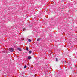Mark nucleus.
Wrapping results in <instances>:
<instances>
[{"label": "nucleus", "instance_id": "f257e3e1", "mask_svg": "<svg viewBox=\"0 0 77 77\" xmlns=\"http://www.w3.org/2000/svg\"><path fill=\"white\" fill-rule=\"evenodd\" d=\"M10 51L11 52H13L14 51V48H11L10 49Z\"/></svg>", "mask_w": 77, "mask_h": 77}, {"label": "nucleus", "instance_id": "f03ea898", "mask_svg": "<svg viewBox=\"0 0 77 77\" xmlns=\"http://www.w3.org/2000/svg\"><path fill=\"white\" fill-rule=\"evenodd\" d=\"M17 49H18V50H19V51H21V48H17Z\"/></svg>", "mask_w": 77, "mask_h": 77}, {"label": "nucleus", "instance_id": "7ed1b4c3", "mask_svg": "<svg viewBox=\"0 0 77 77\" xmlns=\"http://www.w3.org/2000/svg\"><path fill=\"white\" fill-rule=\"evenodd\" d=\"M28 59H31V57H30V56H29L28 57Z\"/></svg>", "mask_w": 77, "mask_h": 77}, {"label": "nucleus", "instance_id": "20e7f679", "mask_svg": "<svg viewBox=\"0 0 77 77\" xmlns=\"http://www.w3.org/2000/svg\"><path fill=\"white\" fill-rule=\"evenodd\" d=\"M32 52V51H29V54H30Z\"/></svg>", "mask_w": 77, "mask_h": 77}, {"label": "nucleus", "instance_id": "39448f33", "mask_svg": "<svg viewBox=\"0 0 77 77\" xmlns=\"http://www.w3.org/2000/svg\"><path fill=\"white\" fill-rule=\"evenodd\" d=\"M28 41L29 42H31L32 41V40H31L30 39H29Z\"/></svg>", "mask_w": 77, "mask_h": 77}, {"label": "nucleus", "instance_id": "423d86ee", "mask_svg": "<svg viewBox=\"0 0 77 77\" xmlns=\"http://www.w3.org/2000/svg\"><path fill=\"white\" fill-rule=\"evenodd\" d=\"M27 68V66L26 65H25L24 67V68Z\"/></svg>", "mask_w": 77, "mask_h": 77}, {"label": "nucleus", "instance_id": "0eeeda50", "mask_svg": "<svg viewBox=\"0 0 77 77\" xmlns=\"http://www.w3.org/2000/svg\"><path fill=\"white\" fill-rule=\"evenodd\" d=\"M26 50H29V48H28V47H27L26 48Z\"/></svg>", "mask_w": 77, "mask_h": 77}, {"label": "nucleus", "instance_id": "6e6552de", "mask_svg": "<svg viewBox=\"0 0 77 77\" xmlns=\"http://www.w3.org/2000/svg\"><path fill=\"white\" fill-rule=\"evenodd\" d=\"M56 59V62H57V61H58V60H57V59L56 58L55 59Z\"/></svg>", "mask_w": 77, "mask_h": 77}, {"label": "nucleus", "instance_id": "1a4fd4ad", "mask_svg": "<svg viewBox=\"0 0 77 77\" xmlns=\"http://www.w3.org/2000/svg\"><path fill=\"white\" fill-rule=\"evenodd\" d=\"M23 31H24V30H26V28H23Z\"/></svg>", "mask_w": 77, "mask_h": 77}, {"label": "nucleus", "instance_id": "9d476101", "mask_svg": "<svg viewBox=\"0 0 77 77\" xmlns=\"http://www.w3.org/2000/svg\"><path fill=\"white\" fill-rule=\"evenodd\" d=\"M39 40H40V38H38V39H37V41H39Z\"/></svg>", "mask_w": 77, "mask_h": 77}]
</instances>
